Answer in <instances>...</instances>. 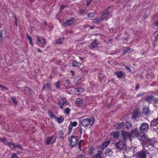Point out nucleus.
Returning <instances> with one entry per match:
<instances>
[{"label": "nucleus", "mask_w": 158, "mask_h": 158, "mask_svg": "<svg viewBox=\"0 0 158 158\" xmlns=\"http://www.w3.org/2000/svg\"><path fill=\"white\" fill-rule=\"evenodd\" d=\"M131 135L137 137L138 139L141 141L142 147H146L147 145L154 144L155 140L154 139H149L148 136L144 134L141 135L138 131L137 128H135L131 130Z\"/></svg>", "instance_id": "obj_1"}, {"label": "nucleus", "mask_w": 158, "mask_h": 158, "mask_svg": "<svg viewBox=\"0 0 158 158\" xmlns=\"http://www.w3.org/2000/svg\"><path fill=\"white\" fill-rule=\"evenodd\" d=\"M154 144H150L147 145L146 147H143V150L140 151L137 153V158H152V155L145 148H148L149 146H152Z\"/></svg>", "instance_id": "obj_2"}, {"label": "nucleus", "mask_w": 158, "mask_h": 158, "mask_svg": "<svg viewBox=\"0 0 158 158\" xmlns=\"http://www.w3.org/2000/svg\"><path fill=\"white\" fill-rule=\"evenodd\" d=\"M94 122L95 119L94 117L91 118H86L82 121L81 124L84 127H87L90 128L93 126Z\"/></svg>", "instance_id": "obj_3"}, {"label": "nucleus", "mask_w": 158, "mask_h": 158, "mask_svg": "<svg viewBox=\"0 0 158 158\" xmlns=\"http://www.w3.org/2000/svg\"><path fill=\"white\" fill-rule=\"evenodd\" d=\"M57 104L59 107L62 110L63 106L68 105L69 103L67 102L66 99L65 97H63L59 100Z\"/></svg>", "instance_id": "obj_4"}, {"label": "nucleus", "mask_w": 158, "mask_h": 158, "mask_svg": "<svg viewBox=\"0 0 158 158\" xmlns=\"http://www.w3.org/2000/svg\"><path fill=\"white\" fill-rule=\"evenodd\" d=\"M37 40L39 43L40 44L39 46L42 48H44L46 44V41L45 39L43 37L41 36H37Z\"/></svg>", "instance_id": "obj_5"}, {"label": "nucleus", "mask_w": 158, "mask_h": 158, "mask_svg": "<svg viewBox=\"0 0 158 158\" xmlns=\"http://www.w3.org/2000/svg\"><path fill=\"white\" fill-rule=\"evenodd\" d=\"M56 139V136L54 135H52V136L46 137L45 142L47 145L53 144L55 142Z\"/></svg>", "instance_id": "obj_6"}, {"label": "nucleus", "mask_w": 158, "mask_h": 158, "mask_svg": "<svg viewBox=\"0 0 158 158\" xmlns=\"http://www.w3.org/2000/svg\"><path fill=\"white\" fill-rule=\"evenodd\" d=\"M121 135L123 137V139L124 141H126L127 140H130L131 141V134L128 132L126 131H122Z\"/></svg>", "instance_id": "obj_7"}, {"label": "nucleus", "mask_w": 158, "mask_h": 158, "mask_svg": "<svg viewBox=\"0 0 158 158\" xmlns=\"http://www.w3.org/2000/svg\"><path fill=\"white\" fill-rule=\"evenodd\" d=\"M126 144L122 140H119L116 143V148L119 149L123 150L126 147Z\"/></svg>", "instance_id": "obj_8"}, {"label": "nucleus", "mask_w": 158, "mask_h": 158, "mask_svg": "<svg viewBox=\"0 0 158 158\" xmlns=\"http://www.w3.org/2000/svg\"><path fill=\"white\" fill-rule=\"evenodd\" d=\"M78 138L77 136H72L70 137V143L72 146H74L76 144L77 142Z\"/></svg>", "instance_id": "obj_9"}, {"label": "nucleus", "mask_w": 158, "mask_h": 158, "mask_svg": "<svg viewBox=\"0 0 158 158\" xmlns=\"http://www.w3.org/2000/svg\"><path fill=\"white\" fill-rule=\"evenodd\" d=\"M99 44V43L98 40L97 39H94L93 42L89 46V47L92 50L98 47Z\"/></svg>", "instance_id": "obj_10"}, {"label": "nucleus", "mask_w": 158, "mask_h": 158, "mask_svg": "<svg viewBox=\"0 0 158 158\" xmlns=\"http://www.w3.org/2000/svg\"><path fill=\"white\" fill-rule=\"evenodd\" d=\"M149 125L146 123H143L141 125L140 127V131L143 132L148 130V129Z\"/></svg>", "instance_id": "obj_11"}, {"label": "nucleus", "mask_w": 158, "mask_h": 158, "mask_svg": "<svg viewBox=\"0 0 158 158\" xmlns=\"http://www.w3.org/2000/svg\"><path fill=\"white\" fill-rule=\"evenodd\" d=\"M75 20V19L74 18H71L66 20L63 25L65 26H69L73 23Z\"/></svg>", "instance_id": "obj_12"}, {"label": "nucleus", "mask_w": 158, "mask_h": 158, "mask_svg": "<svg viewBox=\"0 0 158 158\" xmlns=\"http://www.w3.org/2000/svg\"><path fill=\"white\" fill-rule=\"evenodd\" d=\"M151 125L154 126L155 129L158 130V118L154 119L151 122Z\"/></svg>", "instance_id": "obj_13"}, {"label": "nucleus", "mask_w": 158, "mask_h": 158, "mask_svg": "<svg viewBox=\"0 0 158 158\" xmlns=\"http://www.w3.org/2000/svg\"><path fill=\"white\" fill-rule=\"evenodd\" d=\"M115 74L119 78H122L126 76L125 73L123 71L116 72L115 73Z\"/></svg>", "instance_id": "obj_14"}, {"label": "nucleus", "mask_w": 158, "mask_h": 158, "mask_svg": "<svg viewBox=\"0 0 158 158\" xmlns=\"http://www.w3.org/2000/svg\"><path fill=\"white\" fill-rule=\"evenodd\" d=\"M103 155V152L101 150L98 151L97 153L93 156L92 158H102Z\"/></svg>", "instance_id": "obj_15"}, {"label": "nucleus", "mask_w": 158, "mask_h": 158, "mask_svg": "<svg viewBox=\"0 0 158 158\" xmlns=\"http://www.w3.org/2000/svg\"><path fill=\"white\" fill-rule=\"evenodd\" d=\"M154 100L155 101V102H156V101L158 100L157 99H155V97L152 95H151L147 97L145 99V101L149 102H151L152 101Z\"/></svg>", "instance_id": "obj_16"}, {"label": "nucleus", "mask_w": 158, "mask_h": 158, "mask_svg": "<svg viewBox=\"0 0 158 158\" xmlns=\"http://www.w3.org/2000/svg\"><path fill=\"white\" fill-rule=\"evenodd\" d=\"M4 144L6 146H8L11 149H14L15 144L12 142H7L4 141Z\"/></svg>", "instance_id": "obj_17"}, {"label": "nucleus", "mask_w": 158, "mask_h": 158, "mask_svg": "<svg viewBox=\"0 0 158 158\" xmlns=\"http://www.w3.org/2000/svg\"><path fill=\"white\" fill-rule=\"evenodd\" d=\"M51 89V85L50 83H47L44 85L43 87V90H49Z\"/></svg>", "instance_id": "obj_18"}, {"label": "nucleus", "mask_w": 158, "mask_h": 158, "mask_svg": "<svg viewBox=\"0 0 158 158\" xmlns=\"http://www.w3.org/2000/svg\"><path fill=\"white\" fill-rule=\"evenodd\" d=\"M110 13L109 11H108V9L105 10L103 13V14L102 16V17L103 18V19L106 18V17L109 16Z\"/></svg>", "instance_id": "obj_19"}, {"label": "nucleus", "mask_w": 158, "mask_h": 158, "mask_svg": "<svg viewBox=\"0 0 158 158\" xmlns=\"http://www.w3.org/2000/svg\"><path fill=\"white\" fill-rule=\"evenodd\" d=\"M111 135L112 136L114 139H118L119 138V135L118 132L115 131L111 133Z\"/></svg>", "instance_id": "obj_20"}, {"label": "nucleus", "mask_w": 158, "mask_h": 158, "mask_svg": "<svg viewBox=\"0 0 158 158\" xmlns=\"http://www.w3.org/2000/svg\"><path fill=\"white\" fill-rule=\"evenodd\" d=\"M110 140H107L102 145L101 148V149H104L105 147H106L108 144L110 143Z\"/></svg>", "instance_id": "obj_21"}, {"label": "nucleus", "mask_w": 158, "mask_h": 158, "mask_svg": "<svg viewBox=\"0 0 158 158\" xmlns=\"http://www.w3.org/2000/svg\"><path fill=\"white\" fill-rule=\"evenodd\" d=\"M143 112L146 115H147L150 114V110L148 107L144 108L143 109Z\"/></svg>", "instance_id": "obj_22"}, {"label": "nucleus", "mask_w": 158, "mask_h": 158, "mask_svg": "<svg viewBox=\"0 0 158 158\" xmlns=\"http://www.w3.org/2000/svg\"><path fill=\"white\" fill-rule=\"evenodd\" d=\"M103 19L102 17L95 18L93 19V21L94 23H98L99 22L102 21Z\"/></svg>", "instance_id": "obj_23"}, {"label": "nucleus", "mask_w": 158, "mask_h": 158, "mask_svg": "<svg viewBox=\"0 0 158 158\" xmlns=\"http://www.w3.org/2000/svg\"><path fill=\"white\" fill-rule=\"evenodd\" d=\"M26 36L29 40L31 45L32 47L33 45L32 42V37L30 35H29L28 34H27Z\"/></svg>", "instance_id": "obj_24"}, {"label": "nucleus", "mask_w": 158, "mask_h": 158, "mask_svg": "<svg viewBox=\"0 0 158 158\" xmlns=\"http://www.w3.org/2000/svg\"><path fill=\"white\" fill-rule=\"evenodd\" d=\"M55 119L59 123H62L64 120V118L62 117L58 118L57 117H56Z\"/></svg>", "instance_id": "obj_25"}, {"label": "nucleus", "mask_w": 158, "mask_h": 158, "mask_svg": "<svg viewBox=\"0 0 158 158\" xmlns=\"http://www.w3.org/2000/svg\"><path fill=\"white\" fill-rule=\"evenodd\" d=\"M82 102V99L81 98H77L76 101V103L79 105H81Z\"/></svg>", "instance_id": "obj_26"}, {"label": "nucleus", "mask_w": 158, "mask_h": 158, "mask_svg": "<svg viewBox=\"0 0 158 158\" xmlns=\"http://www.w3.org/2000/svg\"><path fill=\"white\" fill-rule=\"evenodd\" d=\"M76 92L78 93V94L80 93H82L83 92L84 90V89L81 87H79L75 89Z\"/></svg>", "instance_id": "obj_27"}, {"label": "nucleus", "mask_w": 158, "mask_h": 158, "mask_svg": "<svg viewBox=\"0 0 158 158\" xmlns=\"http://www.w3.org/2000/svg\"><path fill=\"white\" fill-rule=\"evenodd\" d=\"M64 134L62 131L61 130L59 131L58 132L59 138L60 139H63Z\"/></svg>", "instance_id": "obj_28"}, {"label": "nucleus", "mask_w": 158, "mask_h": 158, "mask_svg": "<svg viewBox=\"0 0 158 158\" xmlns=\"http://www.w3.org/2000/svg\"><path fill=\"white\" fill-rule=\"evenodd\" d=\"M48 114L51 118H55V117H56L55 116V115L52 112L50 111H48Z\"/></svg>", "instance_id": "obj_29"}, {"label": "nucleus", "mask_w": 158, "mask_h": 158, "mask_svg": "<svg viewBox=\"0 0 158 158\" xmlns=\"http://www.w3.org/2000/svg\"><path fill=\"white\" fill-rule=\"evenodd\" d=\"M19 148V149L22 150H23V148L22 145L19 143L15 144V148Z\"/></svg>", "instance_id": "obj_30"}, {"label": "nucleus", "mask_w": 158, "mask_h": 158, "mask_svg": "<svg viewBox=\"0 0 158 158\" xmlns=\"http://www.w3.org/2000/svg\"><path fill=\"white\" fill-rule=\"evenodd\" d=\"M79 63L76 61H73L71 63L72 66L73 67H77L79 65Z\"/></svg>", "instance_id": "obj_31"}, {"label": "nucleus", "mask_w": 158, "mask_h": 158, "mask_svg": "<svg viewBox=\"0 0 158 158\" xmlns=\"http://www.w3.org/2000/svg\"><path fill=\"white\" fill-rule=\"evenodd\" d=\"M64 40L63 38H60L57 40L56 42L57 44H61L63 43Z\"/></svg>", "instance_id": "obj_32"}, {"label": "nucleus", "mask_w": 158, "mask_h": 158, "mask_svg": "<svg viewBox=\"0 0 158 158\" xmlns=\"http://www.w3.org/2000/svg\"><path fill=\"white\" fill-rule=\"evenodd\" d=\"M124 125V123L123 122H121L119 123L118 124V127H117V128L118 129H120L123 127Z\"/></svg>", "instance_id": "obj_33"}, {"label": "nucleus", "mask_w": 158, "mask_h": 158, "mask_svg": "<svg viewBox=\"0 0 158 158\" xmlns=\"http://www.w3.org/2000/svg\"><path fill=\"white\" fill-rule=\"evenodd\" d=\"M61 82L60 81H57L55 84L56 87L57 89H59L60 88V84Z\"/></svg>", "instance_id": "obj_34"}, {"label": "nucleus", "mask_w": 158, "mask_h": 158, "mask_svg": "<svg viewBox=\"0 0 158 158\" xmlns=\"http://www.w3.org/2000/svg\"><path fill=\"white\" fill-rule=\"evenodd\" d=\"M73 127V125H72V124H70V125L69 127L68 133L69 134H70L71 133Z\"/></svg>", "instance_id": "obj_35"}, {"label": "nucleus", "mask_w": 158, "mask_h": 158, "mask_svg": "<svg viewBox=\"0 0 158 158\" xmlns=\"http://www.w3.org/2000/svg\"><path fill=\"white\" fill-rule=\"evenodd\" d=\"M70 124H72V125H73V127H75L77 125V122L74 121L72 122V121H71L70 123Z\"/></svg>", "instance_id": "obj_36"}, {"label": "nucleus", "mask_w": 158, "mask_h": 158, "mask_svg": "<svg viewBox=\"0 0 158 158\" xmlns=\"http://www.w3.org/2000/svg\"><path fill=\"white\" fill-rule=\"evenodd\" d=\"M70 112V109L69 108H66L64 110V112L67 114H68Z\"/></svg>", "instance_id": "obj_37"}, {"label": "nucleus", "mask_w": 158, "mask_h": 158, "mask_svg": "<svg viewBox=\"0 0 158 158\" xmlns=\"http://www.w3.org/2000/svg\"><path fill=\"white\" fill-rule=\"evenodd\" d=\"M131 49L129 47H126L124 49V51L125 52H125H130V51Z\"/></svg>", "instance_id": "obj_38"}, {"label": "nucleus", "mask_w": 158, "mask_h": 158, "mask_svg": "<svg viewBox=\"0 0 158 158\" xmlns=\"http://www.w3.org/2000/svg\"><path fill=\"white\" fill-rule=\"evenodd\" d=\"M110 152H111V153H112V150L111 149L107 148L106 149L105 151V153L106 154H109L110 153Z\"/></svg>", "instance_id": "obj_39"}, {"label": "nucleus", "mask_w": 158, "mask_h": 158, "mask_svg": "<svg viewBox=\"0 0 158 158\" xmlns=\"http://www.w3.org/2000/svg\"><path fill=\"white\" fill-rule=\"evenodd\" d=\"M3 31L2 30L0 31V40L1 41H2L3 39V37L2 36Z\"/></svg>", "instance_id": "obj_40"}, {"label": "nucleus", "mask_w": 158, "mask_h": 158, "mask_svg": "<svg viewBox=\"0 0 158 158\" xmlns=\"http://www.w3.org/2000/svg\"><path fill=\"white\" fill-rule=\"evenodd\" d=\"M11 99L13 103L15 104H16L17 103V101L15 98H12Z\"/></svg>", "instance_id": "obj_41"}, {"label": "nucleus", "mask_w": 158, "mask_h": 158, "mask_svg": "<svg viewBox=\"0 0 158 158\" xmlns=\"http://www.w3.org/2000/svg\"><path fill=\"white\" fill-rule=\"evenodd\" d=\"M0 88L2 89H4L5 90H8V88L6 87L5 86L1 85H0Z\"/></svg>", "instance_id": "obj_42"}, {"label": "nucleus", "mask_w": 158, "mask_h": 158, "mask_svg": "<svg viewBox=\"0 0 158 158\" xmlns=\"http://www.w3.org/2000/svg\"><path fill=\"white\" fill-rule=\"evenodd\" d=\"M11 158H19L16 153H14L12 156Z\"/></svg>", "instance_id": "obj_43"}, {"label": "nucleus", "mask_w": 158, "mask_h": 158, "mask_svg": "<svg viewBox=\"0 0 158 158\" xmlns=\"http://www.w3.org/2000/svg\"><path fill=\"white\" fill-rule=\"evenodd\" d=\"M94 13H91L88 15V17L89 18H91L93 17L94 16Z\"/></svg>", "instance_id": "obj_44"}, {"label": "nucleus", "mask_w": 158, "mask_h": 158, "mask_svg": "<svg viewBox=\"0 0 158 158\" xmlns=\"http://www.w3.org/2000/svg\"><path fill=\"white\" fill-rule=\"evenodd\" d=\"M47 26V23L46 21H45L44 23V24H43V26H42V28L43 29H45L46 28V27Z\"/></svg>", "instance_id": "obj_45"}, {"label": "nucleus", "mask_w": 158, "mask_h": 158, "mask_svg": "<svg viewBox=\"0 0 158 158\" xmlns=\"http://www.w3.org/2000/svg\"><path fill=\"white\" fill-rule=\"evenodd\" d=\"M94 1V0H88L86 2V5L88 6L90 4L91 2Z\"/></svg>", "instance_id": "obj_46"}, {"label": "nucleus", "mask_w": 158, "mask_h": 158, "mask_svg": "<svg viewBox=\"0 0 158 158\" xmlns=\"http://www.w3.org/2000/svg\"><path fill=\"white\" fill-rule=\"evenodd\" d=\"M82 142V140L80 141L79 142V143L78 144V148H79L80 150H81V143Z\"/></svg>", "instance_id": "obj_47"}, {"label": "nucleus", "mask_w": 158, "mask_h": 158, "mask_svg": "<svg viewBox=\"0 0 158 158\" xmlns=\"http://www.w3.org/2000/svg\"><path fill=\"white\" fill-rule=\"evenodd\" d=\"M125 68L126 69L128 70L129 72H131V69L130 68L129 66H125Z\"/></svg>", "instance_id": "obj_48"}, {"label": "nucleus", "mask_w": 158, "mask_h": 158, "mask_svg": "<svg viewBox=\"0 0 158 158\" xmlns=\"http://www.w3.org/2000/svg\"><path fill=\"white\" fill-rule=\"evenodd\" d=\"M104 77H105L104 75H103V74H100L98 76V77H101L102 78H104Z\"/></svg>", "instance_id": "obj_49"}, {"label": "nucleus", "mask_w": 158, "mask_h": 158, "mask_svg": "<svg viewBox=\"0 0 158 158\" xmlns=\"http://www.w3.org/2000/svg\"><path fill=\"white\" fill-rule=\"evenodd\" d=\"M78 158H85V156L83 155H80L78 157Z\"/></svg>", "instance_id": "obj_50"}, {"label": "nucleus", "mask_w": 158, "mask_h": 158, "mask_svg": "<svg viewBox=\"0 0 158 158\" xmlns=\"http://www.w3.org/2000/svg\"><path fill=\"white\" fill-rule=\"evenodd\" d=\"M6 140V139L5 138H1L0 137V141H3L4 143V141H5Z\"/></svg>", "instance_id": "obj_51"}, {"label": "nucleus", "mask_w": 158, "mask_h": 158, "mask_svg": "<svg viewBox=\"0 0 158 158\" xmlns=\"http://www.w3.org/2000/svg\"><path fill=\"white\" fill-rule=\"evenodd\" d=\"M66 82L67 83V85H69L70 84V81L69 79H67L66 81Z\"/></svg>", "instance_id": "obj_52"}, {"label": "nucleus", "mask_w": 158, "mask_h": 158, "mask_svg": "<svg viewBox=\"0 0 158 158\" xmlns=\"http://www.w3.org/2000/svg\"><path fill=\"white\" fill-rule=\"evenodd\" d=\"M66 6H65V5H61V7H60V9H63L64 8H65L66 7Z\"/></svg>", "instance_id": "obj_53"}, {"label": "nucleus", "mask_w": 158, "mask_h": 158, "mask_svg": "<svg viewBox=\"0 0 158 158\" xmlns=\"http://www.w3.org/2000/svg\"><path fill=\"white\" fill-rule=\"evenodd\" d=\"M155 26L158 28V20H157L155 23Z\"/></svg>", "instance_id": "obj_54"}, {"label": "nucleus", "mask_w": 158, "mask_h": 158, "mask_svg": "<svg viewBox=\"0 0 158 158\" xmlns=\"http://www.w3.org/2000/svg\"><path fill=\"white\" fill-rule=\"evenodd\" d=\"M70 73L72 74L74 76V72L73 70H71L70 71Z\"/></svg>", "instance_id": "obj_55"}, {"label": "nucleus", "mask_w": 158, "mask_h": 158, "mask_svg": "<svg viewBox=\"0 0 158 158\" xmlns=\"http://www.w3.org/2000/svg\"><path fill=\"white\" fill-rule=\"evenodd\" d=\"M139 88V86L138 85H137L136 86L135 88V90H137Z\"/></svg>", "instance_id": "obj_56"}, {"label": "nucleus", "mask_w": 158, "mask_h": 158, "mask_svg": "<svg viewBox=\"0 0 158 158\" xmlns=\"http://www.w3.org/2000/svg\"><path fill=\"white\" fill-rule=\"evenodd\" d=\"M144 94V93H143L142 94H139L137 95V97H139L140 96H141L143 95Z\"/></svg>", "instance_id": "obj_57"}, {"label": "nucleus", "mask_w": 158, "mask_h": 158, "mask_svg": "<svg viewBox=\"0 0 158 158\" xmlns=\"http://www.w3.org/2000/svg\"><path fill=\"white\" fill-rule=\"evenodd\" d=\"M106 107L107 108H108L110 107V105L109 104H106Z\"/></svg>", "instance_id": "obj_58"}, {"label": "nucleus", "mask_w": 158, "mask_h": 158, "mask_svg": "<svg viewBox=\"0 0 158 158\" xmlns=\"http://www.w3.org/2000/svg\"><path fill=\"white\" fill-rule=\"evenodd\" d=\"M17 154H20L21 153H22V151H18L17 152Z\"/></svg>", "instance_id": "obj_59"}, {"label": "nucleus", "mask_w": 158, "mask_h": 158, "mask_svg": "<svg viewBox=\"0 0 158 158\" xmlns=\"http://www.w3.org/2000/svg\"><path fill=\"white\" fill-rule=\"evenodd\" d=\"M14 17L15 19V22L17 21V19L16 17V16L15 15H14Z\"/></svg>", "instance_id": "obj_60"}, {"label": "nucleus", "mask_w": 158, "mask_h": 158, "mask_svg": "<svg viewBox=\"0 0 158 158\" xmlns=\"http://www.w3.org/2000/svg\"><path fill=\"white\" fill-rule=\"evenodd\" d=\"M37 51L39 52H42V50L40 49V48H38L37 49Z\"/></svg>", "instance_id": "obj_61"}, {"label": "nucleus", "mask_w": 158, "mask_h": 158, "mask_svg": "<svg viewBox=\"0 0 158 158\" xmlns=\"http://www.w3.org/2000/svg\"><path fill=\"white\" fill-rule=\"evenodd\" d=\"M135 114V113H134L133 115V117H134V118H136L137 117V116Z\"/></svg>", "instance_id": "obj_62"}, {"label": "nucleus", "mask_w": 158, "mask_h": 158, "mask_svg": "<svg viewBox=\"0 0 158 158\" xmlns=\"http://www.w3.org/2000/svg\"><path fill=\"white\" fill-rule=\"evenodd\" d=\"M120 2V0H118L116 2L117 4H118Z\"/></svg>", "instance_id": "obj_63"}, {"label": "nucleus", "mask_w": 158, "mask_h": 158, "mask_svg": "<svg viewBox=\"0 0 158 158\" xmlns=\"http://www.w3.org/2000/svg\"><path fill=\"white\" fill-rule=\"evenodd\" d=\"M15 25L16 26H17V21H15Z\"/></svg>", "instance_id": "obj_64"}]
</instances>
